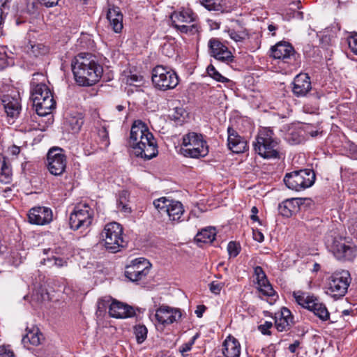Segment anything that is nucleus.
<instances>
[{"mask_svg": "<svg viewBox=\"0 0 357 357\" xmlns=\"http://www.w3.org/2000/svg\"><path fill=\"white\" fill-rule=\"evenodd\" d=\"M241 247L238 243L231 241L227 245V251L230 257H236L240 252Z\"/></svg>", "mask_w": 357, "mask_h": 357, "instance_id": "45", "label": "nucleus"}, {"mask_svg": "<svg viewBox=\"0 0 357 357\" xmlns=\"http://www.w3.org/2000/svg\"><path fill=\"white\" fill-rule=\"evenodd\" d=\"M351 281V275L348 271H335L328 278L326 293L335 298H341L347 292Z\"/></svg>", "mask_w": 357, "mask_h": 357, "instance_id": "10", "label": "nucleus"}, {"mask_svg": "<svg viewBox=\"0 0 357 357\" xmlns=\"http://www.w3.org/2000/svg\"><path fill=\"white\" fill-rule=\"evenodd\" d=\"M137 268L132 267L131 265H127L125 268L124 275L130 281L132 282H137L144 280L147 275L142 273L140 271L137 270Z\"/></svg>", "mask_w": 357, "mask_h": 357, "instance_id": "32", "label": "nucleus"}, {"mask_svg": "<svg viewBox=\"0 0 357 357\" xmlns=\"http://www.w3.org/2000/svg\"><path fill=\"white\" fill-rule=\"evenodd\" d=\"M210 291L214 294H219L225 286V284L222 282H218L217 281H213L209 284Z\"/></svg>", "mask_w": 357, "mask_h": 357, "instance_id": "49", "label": "nucleus"}, {"mask_svg": "<svg viewBox=\"0 0 357 357\" xmlns=\"http://www.w3.org/2000/svg\"><path fill=\"white\" fill-rule=\"evenodd\" d=\"M8 151L13 155H17L20 152V148L16 145H13L8 148Z\"/></svg>", "mask_w": 357, "mask_h": 357, "instance_id": "58", "label": "nucleus"}, {"mask_svg": "<svg viewBox=\"0 0 357 357\" xmlns=\"http://www.w3.org/2000/svg\"><path fill=\"white\" fill-rule=\"evenodd\" d=\"M31 100L36 108V113L45 116L52 112L56 107V101L50 89L45 84H34L31 82Z\"/></svg>", "mask_w": 357, "mask_h": 357, "instance_id": "5", "label": "nucleus"}, {"mask_svg": "<svg viewBox=\"0 0 357 357\" xmlns=\"http://www.w3.org/2000/svg\"><path fill=\"white\" fill-rule=\"evenodd\" d=\"M348 153L351 158L357 160V145L351 144L348 148Z\"/></svg>", "mask_w": 357, "mask_h": 357, "instance_id": "55", "label": "nucleus"}, {"mask_svg": "<svg viewBox=\"0 0 357 357\" xmlns=\"http://www.w3.org/2000/svg\"><path fill=\"white\" fill-rule=\"evenodd\" d=\"M130 265L132 267L137 268V270L140 271L142 273H144L146 275H149L151 268V264L145 258H137L132 260Z\"/></svg>", "mask_w": 357, "mask_h": 357, "instance_id": "36", "label": "nucleus"}, {"mask_svg": "<svg viewBox=\"0 0 357 357\" xmlns=\"http://www.w3.org/2000/svg\"><path fill=\"white\" fill-rule=\"evenodd\" d=\"M206 71L208 75L215 79V81L222 82V83H226L229 82V79L223 75H222L212 65L210 64L207 68Z\"/></svg>", "mask_w": 357, "mask_h": 357, "instance_id": "38", "label": "nucleus"}, {"mask_svg": "<svg viewBox=\"0 0 357 357\" xmlns=\"http://www.w3.org/2000/svg\"><path fill=\"white\" fill-rule=\"evenodd\" d=\"M222 354L225 357H239L241 345L238 341L232 336L227 337L222 344Z\"/></svg>", "mask_w": 357, "mask_h": 357, "instance_id": "24", "label": "nucleus"}, {"mask_svg": "<svg viewBox=\"0 0 357 357\" xmlns=\"http://www.w3.org/2000/svg\"><path fill=\"white\" fill-rule=\"evenodd\" d=\"M109 314L111 317L118 319H124L134 317L135 310L132 307L123 303L114 301L109 307Z\"/></svg>", "mask_w": 357, "mask_h": 357, "instance_id": "23", "label": "nucleus"}, {"mask_svg": "<svg viewBox=\"0 0 357 357\" xmlns=\"http://www.w3.org/2000/svg\"><path fill=\"white\" fill-rule=\"evenodd\" d=\"M200 3L209 11L223 13L227 10L225 0H201Z\"/></svg>", "mask_w": 357, "mask_h": 357, "instance_id": "27", "label": "nucleus"}, {"mask_svg": "<svg viewBox=\"0 0 357 357\" xmlns=\"http://www.w3.org/2000/svg\"><path fill=\"white\" fill-rule=\"evenodd\" d=\"M252 215H250L251 220L253 221H259V218L257 216L258 209L256 206H253L251 209Z\"/></svg>", "mask_w": 357, "mask_h": 357, "instance_id": "59", "label": "nucleus"}, {"mask_svg": "<svg viewBox=\"0 0 357 357\" xmlns=\"http://www.w3.org/2000/svg\"><path fill=\"white\" fill-rule=\"evenodd\" d=\"M172 24L181 23H190L195 21V14L191 10H182L179 12H174L171 17Z\"/></svg>", "mask_w": 357, "mask_h": 357, "instance_id": "25", "label": "nucleus"}, {"mask_svg": "<svg viewBox=\"0 0 357 357\" xmlns=\"http://www.w3.org/2000/svg\"><path fill=\"white\" fill-rule=\"evenodd\" d=\"M123 17V14L119 7L112 6L109 8L107 13V20H112V18H121Z\"/></svg>", "mask_w": 357, "mask_h": 357, "instance_id": "48", "label": "nucleus"}, {"mask_svg": "<svg viewBox=\"0 0 357 357\" xmlns=\"http://www.w3.org/2000/svg\"><path fill=\"white\" fill-rule=\"evenodd\" d=\"M300 341L299 340H295L294 342V343L289 344L288 349L289 350V351L292 354L295 353L296 351V349L298 348V347L300 346Z\"/></svg>", "mask_w": 357, "mask_h": 357, "instance_id": "57", "label": "nucleus"}, {"mask_svg": "<svg viewBox=\"0 0 357 357\" xmlns=\"http://www.w3.org/2000/svg\"><path fill=\"white\" fill-rule=\"evenodd\" d=\"M156 321L164 326L173 324L181 317V313L178 310L168 306H161L154 315Z\"/></svg>", "mask_w": 357, "mask_h": 357, "instance_id": "18", "label": "nucleus"}, {"mask_svg": "<svg viewBox=\"0 0 357 357\" xmlns=\"http://www.w3.org/2000/svg\"><path fill=\"white\" fill-rule=\"evenodd\" d=\"M116 108V109H117L119 112H121V111H123V110L125 109L124 106H123V105H117Z\"/></svg>", "mask_w": 357, "mask_h": 357, "instance_id": "64", "label": "nucleus"}, {"mask_svg": "<svg viewBox=\"0 0 357 357\" xmlns=\"http://www.w3.org/2000/svg\"><path fill=\"white\" fill-rule=\"evenodd\" d=\"M66 156L60 148L50 149L47 155V167L50 172L54 176L61 175L66 168Z\"/></svg>", "mask_w": 357, "mask_h": 357, "instance_id": "13", "label": "nucleus"}, {"mask_svg": "<svg viewBox=\"0 0 357 357\" xmlns=\"http://www.w3.org/2000/svg\"><path fill=\"white\" fill-rule=\"evenodd\" d=\"M354 314H355V310L353 309L344 310L342 312V316L344 317L346 316H349V315L354 316Z\"/></svg>", "mask_w": 357, "mask_h": 357, "instance_id": "61", "label": "nucleus"}, {"mask_svg": "<svg viewBox=\"0 0 357 357\" xmlns=\"http://www.w3.org/2000/svg\"><path fill=\"white\" fill-rule=\"evenodd\" d=\"M109 22V24L113 29V31L116 33H120L123 27V17L121 18H112V20H108Z\"/></svg>", "mask_w": 357, "mask_h": 357, "instance_id": "46", "label": "nucleus"}, {"mask_svg": "<svg viewBox=\"0 0 357 357\" xmlns=\"http://www.w3.org/2000/svg\"><path fill=\"white\" fill-rule=\"evenodd\" d=\"M294 317L291 311L287 307H282L280 312L275 317V326L280 332L287 331L294 326Z\"/></svg>", "mask_w": 357, "mask_h": 357, "instance_id": "21", "label": "nucleus"}, {"mask_svg": "<svg viewBox=\"0 0 357 357\" xmlns=\"http://www.w3.org/2000/svg\"><path fill=\"white\" fill-rule=\"evenodd\" d=\"M142 81V77L137 75H131L127 78V83L130 85H135L136 83H140Z\"/></svg>", "mask_w": 357, "mask_h": 357, "instance_id": "53", "label": "nucleus"}, {"mask_svg": "<svg viewBox=\"0 0 357 357\" xmlns=\"http://www.w3.org/2000/svg\"><path fill=\"white\" fill-rule=\"evenodd\" d=\"M0 357H15V355L8 346H0Z\"/></svg>", "mask_w": 357, "mask_h": 357, "instance_id": "52", "label": "nucleus"}, {"mask_svg": "<svg viewBox=\"0 0 357 357\" xmlns=\"http://www.w3.org/2000/svg\"><path fill=\"white\" fill-rule=\"evenodd\" d=\"M348 44L351 52L357 55V33L348 39Z\"/></svg>", "mask_w": 357, "mask_h": 357, "instance_id": "50", "label": "nucleus"}, {"mask_svg": "<svg viewBox=\"0 0 357 357\" xmlns=\"http://www.w3.org/2000/svg\"><path fill=\"white\" fill-rule=\"evenodd\" d=\"M98 137L100 140V145L102 147L107 148L109 144V134L107 129L102 127L98 130Z\"/></svg>", "mask_w": 357, "mask_h": 357, "instance_id": "42", "label": "nucleus"}, {"mask_svg": "<svg viewBox=\"0 0 357 357\" xmlns=\"http://www.w3.org/2000/svg\"><path fill=\"white\" fill-rule=\"evenodd\" d=\"M312 90L311 79L308 74L299 73L294 79L291 91L294 96L303 98Z\"/></svg>", "mask_w": 357, "mask_h": 357, "instance_id": "17", "label": "nucleus"}, {"mask_svg": "<svg viewBox=\"0 0 357 357\" xmlns=\"http://www.w3.org/2000/svg\"><path fill=\"white\" fill-rule=\"evenodd\" d=\"M174 27H175L177 30L181 31V33H189V34H195L198 31V27L197 24H192V25H185V24H172Z\"/></svg>", "mask_w": 357, "mask_h": 357, "instance_id": "39", "label": "nucleus"}, {"mask_svg": "<svg viewBox=\"0 0 357 357\" xmlns=\"http://www.w3.org/2000/svg\"><path fill=\"white\" fill-rule=\"evenodd\" d=\"M170 204L167 209H165V213L168 215L170 220L181 221V218L184 212L182 204L180 202L174 200H172Z\"/></svg>", "mask_w": 357, "mask_h": 357, "instance_id": "26", "label": "nucleus"}, {"mask_svg": "<svg viewBox=\"0 0 357 357\" xmlns=\"http://www.w3.org/2000/svg\"><path fill=\"white\" fill-rule=\"evenodd\" d=\"M40 336L42 334L39 332L38 328L29 331L23 336L22 342L25 347L29 348L30 345L38 346L40 343Z\"/></svg>", "mask_w": 357, "mask_h": 357, "instance_id": "29", "label": "nucleus"}, {"mask_svg": "<svg viewBox=\"0 0 357 357\" xmlns=\"http://www.w3.org/2000/svg\"><path fill=\"white\" fill-rule=\"evenodd\" d=\"M208 46L210 55L215 59L226 63H232L234 61V56L232 53L219 39L216 38H211L208 41Z\"/></svg>", "mask_w": 357, "mask_h": 357, "instance_id": "15", "label": "nucleus"}, {"mask_svg": "<svg viewBox=\"0 0 357 357\" xmlns=\"http://www.w3.org/2000/svg\"><path fill=\"white\" fill-rule=\"evenodd\" d=\"M182 146L181 151L185 157L199 158L205 157L208 153L207 143L201 134L189 132L184 135Z\"/></svg>", "mask_w": 357, "mask_h": 357, "instance_id": "7", "label": "nucleus"}, {"mask_svg": "<svg viewBox=\"0 0 357 357\" xmlns=\"http://www.w3.org/2000/svg\"><path fill=\"white\" fill-rule=\"evenodd\" d=\"M292 17L296 18L298 20H303V13L301 12V11H294Z\"/></svg>", "mask_w": 357, "mask_h": 357, "instance_id": "62", "label": "nucleus"}, {"mask_svg": "<svg viewBox=\"0 0 357 357\" xmlns=\"http://www.w3.org/2000/svg\"><path fill=\"white\" fill-rule=\"evenodd\" d=\"M93 215V210L88 204L76 206L69 217L70 229L74 231L86 229L92 223Z\"/></svg>", "mask_w": 357, "mask_h": 357, "instance_id": "11", "label": "nucleus"}, {"mask_svg": "<svg viewBox=\"0 0 357 357\" xmlns=\"http://www.w3.org/2000/svg\"><path fill=\"white\" fill-rule=\"evenodd\" d=\"M130 194L127 190H122L116 201L117 208L126 213H130L131 208L129 206Z\"/></svg>", "mask_w": 357, "mask_h": 357, "instance_id": "34", "label": "nucleus"}, {"mask_svg": "<svg viewBox=\"0 0 357 357\" xmlns=\"http://www.w3.org/2000/svg\"><path fill=\"white\" fill-rule=\"evenodd\" d=\"M315 179L316 175L312 169H302L287 173L283 181L289 189L301 191L311 187Z\"/></svg>", "mask_w": 357, "mask_h": 357, "instance_id": "8", "label": "nucleus"}, {"mask_svg": "<svg viewBox=\"0 0 357 357\" xmlns=\"http://www.w3.org/2000/svg\"><path fill=\"white\" fill-rule=\"evenodd\" d=\"M254 275L256 278V283L258 285V289L264 296H272L275 294V291L268 280L266 275L263 268L257 266L254 268Z\"/></svg>", "mask_w": 357, "mask_h": 357, "instance_id": "22", "label": "nucleus"}, {"mask_svg": "<svg viewBox=\"0 0 357 357\" xmlns=\"http://www.w3.org/2000/svg\"><path fill=\"white\" fill-rule=\"evenodd\" d=\"M12 179V170L6 158L0 155V181L9 183Z\"/></svg>", "mask_w": 357, "mask_h": 357, "instance_id": "33", "label": "nucleus"}, {"mask_svg": "<svg viewBox=\"0 0 357 357\" xmlns=\"http://www.w3.org/2000/svg\"><path fill=\"white\" fill-rule=\"evenodd\" d=\"M129 144L133 149L134 154L144 160H151L158 153L155 139L146 125L141 121H136L132 124Z\"/></svg>", "mask_w": 357, "mask_h": 357, "instance_id": "2", "label": "nucleus"}, {"mask_svg": "<svg viewBox=\"0 0 357 357\" xmlns=\"http://www.w3.org/2000/svg\"><path fill=\"white\" fill-rule=\"evenodd\" d=\"M296 303L303 307L313 312L320 319L326 321L329 319V312L325 305L320 303L317 298L301 291L294 292Z\"/></svg>", "mask_w": 357, "mask_h": 357, "instance_id": "12", "label": "nucleus"}, {"mask_svg": "<svg viewBox=\"0 0 357 357\" xmlns=\"http://www.w3.org/2000/svg\"><path fill=\"white\" fill-rule=\"evenodd\" d=\"M178 111L180 112H183V109H178L176 108V111L174 112V114H172V118L174 120H178L179 119V116H178V114H180V113L178 112Z\"/></svg>", "mask_w": 357, "mask_h": 357, "instance_id": "63", "label": "nucleus"}, {"mask_svg": "<svg viewBox=\"0 0 357 357\" xmlns=\"http://www.w3.org/2000/svg\"><path fill=\"white\" fill-rule=\"evenodd\" d=\"M122 226L116 222L106 224L100 233L102 245L110 253H117L126 247L127 243L123 237Z\"/></svg>", "mask_w": 357, "mask_h": 357, "instance_id": "6", "label": "nucleus"}, {"mask_svg": "<svg viewBox=\"0 0 357 357\" xmlns=\"http://www.w3.org/2000/svg\"><path fill=\"white\" fill-rule=\"evenodd\" d=\"M271 56L275 59L282 60L284 63L291 66H297V57L298 54L296 53L293 46L287 42H279L271 49Z\"/></svg>", "mask_w": 357, "mask_h": 357, "instance_id": "14", "label": "nucleus"}, {"mask_svg": "<svg viewBox=\"0 0 357 357\" xmlns=\"http://www.w3.org/2000/svg\"><path fill=\"white\" fill-rule=\"evenodd\" d=\"M84 116L80 113L70 114L66 120L67 125L73 133L78 132L84 124Z\"/></svg>", "mask_w": 357, "mask_h": 357, "instance_id": "30", "label": "nucleus"}, {"mask_svg": "<svg viewBox=\"0 0 357 357\" xmlns=\"http://www.w3.org/2000/svg\"><path fill=\"white\" fill-rule=\"evenodd\" d=\"M253 238L255 241L259 243L263 242L264 240V234L258 229L253 230Z\"/></svg>", "mask_w": 357, "mask_h": 357, "instance_id": "56", "label": "nucleus"}, {"mask_svg": "<svg viewBox=\"0 0 357 357\" xmlns=\"http://www.w3.org/2000/svg\"><path fill=\"white\" fill-rule=\"evenodd\" d=\"M171 201L165 197H160L153 201V205L160 213H165V209L171 204Z\"/></svg>", "mask_w": 357, "mask_h": 357, "instance_id": "40", "label": "nucleus"}, {"mask_svg": "<svg viewBox=\"0 0 357 357\" xmlns=\"http://www.w3.org/2000/svg\"><path fill=\"white\" fill-rule=\"evenodd\" d=\"M38 3L47 8L54 7L58 5V3L60 0H37Z\"/></svg>", "mask_w": 357, "mask_h": 357, "instance_id": "54", "label": "nucleus"}, {"mask_svg": "<svg viewBox=\"0 0 357 357\" xmlns=\"http://www.w3.org/2000/svg\"><path fill=\"white\" fill-rule=\"evenodd\" d=\"M28 220L31 225H47L53 220L52 210L46 206H34L28 212Z\"/></svg>", "mask_w": 357, "mask_h": 357, "instance_id": "16", "label": "nucleus"}, {"mask_svg": "<svg viewBox=\"0 0 357 357\" xmlns=\"http://www.w3.org/2000/svg\"><path fill=\"white\" fill-rule=\"evenodd\" d=\"M279 139L274 137L273 130H261L253 142L255 151L265 159L280 158Z\"/></svg>", "mask_w": 357, "mask_h": 357, "instance_id": "4", "label": "nucleus"}, {"mask_svg": "<svg viewBox=\"0 0 357 357\" xmlns=\"http://www.w3.org/2000/svg\"><path fill=\"white\" fill-rule=\"evenodd\" d=\"M133 333L135 335L137 342L142 344L147 337L148 330L144 325L137 324L134 326Z\"/></svg>", "mask_w": 357, "mask_h": 357, "instance_id": "37", "label": "nucleus"}, {"mask_svg": "<svg viewBox=\"0 0 357 357\" xmlns=\"http://www.w3.org/2000/svg\"><path fill=\"white\" fill-rule=\"evenodd\" d=\"M206 309V307L204 305H200L197 307V309L195 310V314L197 317H202L203 315V313Z\"/></svg>", "mask_w": 357, "mask_h": 357, "instance_id": "60", "label": "nucleus"}, {"mask_svg": "<svg viewBox=\"0 0 357 357\" xmlns=\"http://www.w3.org/2000/svg\"><path fill=\"white\" fill-rule=\"evenodd\" d=\"M215 227H208L201 230L195 236V240L199 243H211L215 238Z\"/></svg>", "mask_w": 357, "mask_h": 357, "instance_id": "31", "label": "nucleus"}, {"mask_svg": "<svg viewBox=\"0 0 357 357\" xmlns=\"http://www.w3.org/2000/svg\"><path fill=\"white\" fill-rule=\"evenodd\" d=\"M199 335L196 333L191 340L183 344L179 349L180 352L185 357V353L191 350L192 345L195 344V340L199 337Z\"/></svg>", "mask_w": 357, "mask_h": 357, "instance_id": "47", "label": "nucleus"}, {"mask_svg": "<svg viewBox=\"0 0 357 357\" xmlns=\"http://www.w3.org/2000/svg\"><path fill=\"white\" fill-rule=\"evenodd\" d=\"M227 146L229 150L235 153H243L248 150V143L246 139L239 135V134L231 127L227 128Z\"/></svg>", "mask_w": 357, "mask_h": 357, "instance_id": "20", "label": "nucleus"}, {"mask_svg": "<svg viewBox=\"0 0 357 357\" xmlns=\"http://www.w3.org/2000/svg\"><path fill=\"white\" fill-rule=\"evenodd\" d=\"M1 102L8 118L14 120L18 118L22 110L19 97L8 94L3 95Z\"/></svg>", "mask_w": 357, "mask_h": 357, "instance_id": "19", "label": "nucleus"}, {"mask_svg": "<svg viewBox=\"0 0 357 357\" xmlns=\"http://www.w3.org/2000/svg\"><path fill=\"white\" fill-rule=\"evenodd\" d=\"M295 199H287L278 205L279 213L284 217H290L296 209Z\"/></svg>", "mask_w": 357, "mask_h": 357, "instance_id": "35", "label": "nucleus"}, {"mask_svg": "<svg viewBox=\"0 0 357 357\" xmlns=\"http://www.w3.org/2000/svg\"><path fill=\"white\" fill-rule=\"evenodd\" d=\"M71 67L75 82L82 86L96 84L103 73L102 66L96 56L89 53H80L75 56Z\"/></svg>", "mask_w": 357, "mask_h": 357, "instance_id": "1", "label": "nucleus"}, {"mask_svg": "<svg viewBox=\"0 0 357 357\" xmlns=\"http://www.w3.org/2000/svg\"><path fill=\"white\" fill-rule=\"evenodd\" d=\"M45 266L52 267L56 266L57 267H62L66 265V261L61 258L53 257L52 258L44 259L43 261H41Z\"/></svg>", "mask_w": 357, "mask_h": 357, "instance_id": "41", "label": "nucleus"}, {"mask_svg": "<svg viewBox=\"0 0 357 357\" xmlns=\"http://www.w3.org/2000/svg\"><path fill=\"white\" fill-rule=\"evenodd\" d=\"M285 139L291 144H298L303 142L305 140V136L302 126L289 129Z\"/></svg>", "mask_w": 357, "mask_h": 357, "instance_id": "28", "label": "nucleus"}, {"mask_svg": "<svg viewBox=\"0 0 357 357\" xmlns=\"http://www.w3.org/2000/svg\"><path fill=\"white\" fill-rule=\"evenodd\" d=\"M151 79L154 87L162 91L174 89L179 82L174 70L160 65L152 70Z\"/></svg>", "mask_w": 357, "mask_h": 357, "instance_id": "9", "label": "nucleus"}, {"mask_svg": "<svg viewBox=\"0 0 357 357\" xmlns=\"http://www.w3.org/2000/svg\"><path fill=\"white\" fill-rule=\"evenodd\" d=\"M304 131V135H310L312 137H316L319 135L322 134V131L319 129H314L310 124H304L302 126Z\"/></svg>", "mask_w": 357, "mask_h": 357, "instance_id": "43", "label": "nucleus"}, {"mask_svg": "<svg viewBox=\"0 0 357 357\" xmlns=\"http://www.w3.org/2000/svg\"><path fill=\"white\" fill-rule=\"evenodd\" d=\"M325 244L337 260L351 261L357 256V246L349 236L331 233L326 236Z\"/></svg>", "mask_w": 357, "mask_h": 357, "instance_id": "3", "label": "nucleus"}, {"mask_svg": "<svg viewBox=\"0 0 357 357\" xmlns=\"http://www.w3.org/2000/svg\"><path fill=\"white\" fill-rule=\"evenodd\" d=\"M272 326V322L266 321L264 324L259 325L258 328L263 335H271L270 328Z\"/></svg>", "mask_w": 357, "mask_h": 357, "instance_id": "51", "label": "nucleus"}, {"mask_svg": "<svg viewBox=\"0 0 357 357\" xmlns=\"http://www.w3.org/2000/svg\"><path fill=\"white\" fill-rule=\"evenodd\" d=\"M227 33L231 39L234 40L236 42H241L248 36V34L245 31L237 32L234 29H229Z\"/></svg>", "mask_w": 357, "mask_h": 357, "instance_id": "44", "label": "nucleus"}]
</instances>
